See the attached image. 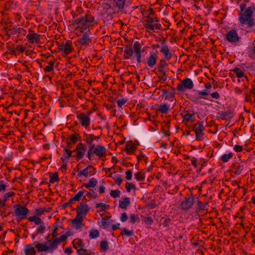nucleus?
I'll return each mask as SVG.
<instances>
[{"instance_id": "1", "label": "nucleus", "mask_w": 255, "mask_h": 255, "mask_svg": "<svg viewBox=\"0 0 255 255\" xmlns=\"http://www.w3.org/2000/svg\"><path fill=\"white\" fill-rule=\"evenodd\" d=\"M247 6V3H245L240 4V23L247 24L249 27H251L255 24V21L252 18L253 10L251 6L248 7Z\"/></svg>"}, {"instance_id": "44", "label": "nucleus", "mask_w": 255, "mask_h": 255, "mask_svg": "<svg viewBox=\"0 0 255 255\" xmlns=\"http://www.w3.org/2000/svg\"><path fill=\"white\" fill-rule=\"evenodd\" d=\"M90 239H96L100 236V233L98 230L92 229L89 235Z\"/></svg>"}, {"instance_id": "37", "label": "nucleus", "mask_w": 255, "mask_h": 255, "mask_svg": "<svg viewBox=\"0 0 255 255\" xmlns=\"http://www.w3.org/2000/svg\"><path fill=\"white\" fill-rule=\"evenodd\" d=\"M98 224L102 227L104 229H107L109 228L110 226V223L108 221V220L106 219H99L98 221Z\"/></svg>"}, {"instance_id": "10", "label": "nucleus", "mask_w": 255, "mask_h": 255, "mask_svg": "<svg viewBox=\"0 0 255 255\" xmlns=\"http://www.w3.org/2000/svg\"><path fill=\"white\" fill-rule=\"evenodd\" d=\"M90 114V112H89L87 115L84 113H80L77 115V118L81 125L85 128H88L90 126L91 122Z\"/></svg>"}, {"instance_id": "32", "label": "nucleus", "mask_w": 255, "mask_h": 255, "mask_svg": "<svg viewBox=\"0 0 255 255\" xmlns=\"http://www.w3.org/2000/svg\"><path fill=\"white\" fill-rule=\"evenodd\" d=\"M231 117V113L229 111L220 112L218 113V118L223 120H228Z\"/></svg>"}, {"instance_id": "41", "label": "nucleus", "mask_w": 255, "mask_h": 255, "mask_svg": "<svg viewBox=\"0 0 255 255\" xmlns=\"http://www.w3.org/2000/svg\"><path fill=\"white\" fill-rule=\"evenodd\" d=\"M134 234V232L132 230H128L126 228H123L121 231V235L123 236L125 235L127 237H129L132 236Z\"/></svg>"}, {"instance_id": "4", "label": "nucleus", "mask_w": 255, "mask_h": 255, "mask_svg": "<svg viewBox=\"0 0 255 255\" xmlns=\"http://www.w3.org/2000/svg\"><path fill=\"white\" fill-rule=\"evenodd\" d=\"M143 26L147 30L152 31L161 29V25L159 23V20L156 16H146V19L144 21Z\"/></svg>"}, {"instance_id": "42", "label": "nucleus", "mask_w": 255, "mask_h": 255, "mask_svg": "<svg viewBox=\"0 0 255 255\" xmlns=\"http://www.w3.org/2000/svg\"><path fill=\"white\" fill-rule=\"evenodd\" d=\"M134 178L137 181L142 182L144 180L145 175L143 172L138 171L134 174Z\"/></svg>"}, {"instance_id": "18", "label": "nucleus", "mask_w": 255, "mask_h": 255, "mask_svg": "<svg viewBox=\"0 0 255 255\" xmlns=\"http://www.w3.org/2000/svg\"><path fill=\"white\" fill-rule=\"evenodd\" d=\"M182 116L183 121L182 122L187 126L189 123H193L195 121V114L193 113H186L184 115H181Z\"/></svg>"}, {"instance_id": "28", "label": "nucleus", "mask_w": 255, "mask_h": 255, "mask_svg": "<svg viewBox=\"0 0 255 255\" xmlns=\"http://www.w3.org/2000/svg\"><path fill=\"white\" fill-rule=\"evenodd\" d=\"M130 199L128 197H124L122 200L119 201V207L123 209H127L130 205Z\"/></svg>"}, {"instance_id": "55", "label": "nucleus", "mask_w": 255, "mask_h": 255, "mask_svg": "<svg viewBox=\"0 0 255 255\" xmlns=\"http://www.w3.org/2000/svg\"><path fill=\"white\" fill-rule=\"evenodd\" d=\"M121 192L118 190H112L110 192V195L114 198H118L120 196Z\"/></svg>"}, {"instance_id": "38", "label": "nucleus", "mask_w": 255, "mask_h": 255, "mask_svg": "<svg viewBox=\"0 0 255 255\" xmlns=\"http://www.w3.org/2000/svg\"><path fill=\"white\" fill-rule=\"evenodd\" d=\"M73 247L77 250L80 248H83V241L81 239H76L73 241Z\"/></svg>"}, {"instance_id": "48", "label": "nucleus", "mask_w": 255, "mask_h": 255, "mask_svg": "<svg viewBox=\"0 0 255 255\" xmlns=\"http://www.w3.org/2000/svg\"><path fill=\"white\" fill-rule=\"evenodd\" d=\"M189 98L195 103H199L200 100V97L198 94H197V92L194 95H190Z\"/></svg>"}, {"instance_id": "13", "label": "nucleus", "mask_w": 255, "mask_h": 255, "mask_svg": "<svg viewBox=\"0 0 255 255\" xmlns=\"http://www.w3.org/2000/svg\"><path fill=\"white\" fill-rule=\"evenodd\" d=\"M132 50L133 53H134L135 56L136 58L137 62L138 63L141 62V53L144 51L141 50V45L139 41H135L133 45Z\"/></svg>"}, {"instance_id": "34", "label": "nucleus", "mask_w": 255, "mask_h": 255, "mask_svg": "<svg viewBox=\"0 0 255 255\" xmlns=\"http://www.w3.org/2000/svg\"><path fill=\"white\" fill-rule=\"evenodd\" d=\"M114 7L123 9L125 5L126 0H112Z\"/></svg>"}, {"instance_id": "50", "label": "nucleus", "mask_w": 255, "mask_h": 255, "mask_svg": "<svg viewBox=\"0 0 255 255\" xmlns=\"http://www.w3.org/2000/svg\"><path fill=\"white\" fill-rule=\"evenodd\" d=\"M245 101L248 102L251 100V95L255 94V87L253 88V91H250L249 93H245Z\"/></svg>"}, {"instance_id": "26", "label": "nucleus", "mask_w": 255, "mask_h": 255, "mask_svg": "<svg viewBox=\"0 0 255 255\" xmlns=\"http://www.w3.org/2000/svg\"><path fill=\"white\" fill-rule=\"evenodd\" d=\"M83 217L82 216L78 215L77 214L75 218L73 220L72 224L77 229H80L82 227V223L83 221Z\"/></svg>"}, {"instance_id": "40", "label": "nucleus", "mask_w": 255, "mask_h": 255, "mask_svg": "<svg viewBox=\"0 0 255 255\" xmlns=\"http://www.w3.org/2000/svg\"><path fill=\"white\" fill-rule=\"evenodd\" d=\"M28 219L29 222H33L36 225H40L41 224L43 223L42 222L41 219L37 216L29 217Z\"/></svg>"}, {"instance_id": "11", "label": "nucleus", "mask_w": 255, "mask_h": 255, "mask_svg": "<svg viewBox=\"0 0 255 255\" xmlns=\"http://www.w3.org/2000/svg\"><path fill=\"white\" fill-rule=\"evenodd\" d=\"M195 200V198L192 194L187 196L181 203V208L185 211L191 208Z\"/></svg>"}, {"instance_id": "56", "label": "nucleus", "mask_w": 255, "mask_h": 255, "mask_svg": "<svg viewBox=\"0 0 255 255\" xmlns=\"http://www.w3.org/2000/svg\"><path fill=\"white\" fill-rule=\"evenodd\" d=\"M130 223H134L136 221H138V217L137 215L133 214L129 215V220Z\"/></svg>"}, {"instance_id": "17", "label": "nucleus", "mask_w": 255, "mask_h": 255, "mask_svg": "<svg viewBox=\"0 0 255 255\" xmlns=\"http://www.w3.org/2000/svg\"><path fill=\"white\" fill-rule=\"evenodd\" d=\"M41 35L37 33H32L30 35H26V38L30 43L39 44L40 42Z\"/></svg>"}, {"instance_id": "7", "label": "nucleus", "mask_w": 255, "mask_h": 255, "mask_svg": "<svg viewBox=\"0 0 255 255\" xmlns=\"http://www.w3.org/2000/svg\"><path fill=\"white\" fill-rule=\"evenodd\" d=\"M194 87V83L192 80L189 78H185L181 83H179L177 86V90L184 92L187 90H191Z\"/></svg>"}, {"instance_id": "46", "label": "nucleus", "mask_w": 255, "mask_h": 255, "mask_svg": "<svg viewBox=\"0 0 255 255\" xmlns=\"http://www.w3.org/2000/svg\"><path fill=\"white\" fill-rule=\"evenodd\" d=\"M197 94L199 96L200 99L209 100L207 97L209 95V93L206 91H197Z\"/></svg>"}, {"instance_id": "39", "label": "nucleus", "mask_w": 255, "mask_h": 255, "mask_svg": "<svg viewBox=\"0 0 255 255\" xmlns=\"http://www.w3.org/2000/svg\"><path fill=\"white\" fill-rule=\"evenodd\" d=\"M95 136L91 134H85L84 135V140L87 144L91 145L95 139Z\"/></svg>"}, {"instance_id": "57", "label": "nucleus", "mask_w": 255, "mask_h": 255, "mask_svg": "<svg viewBox=\"0 0 255 255\" xmlns=\"http://www.w3.org/2000/svg\"><path fill=\"white\" fill-rule=\"evenodd\" d=\"M77 254L78 255H90L89 254L87 253V250L84 248H80L77 250Z\"/></svg>"}, {"instance_id": "52", "label": "nucleus", "mask_w": 255, "mask_h": 255, "mask_svg": "<svg viewBox=\"0 0 255 255\" xmlns=\"http://www.w3.org/2000/svg\"><path fill=\"white\" fill-rule=\"evenodd\" d=\"M233 156V153L232 152H230L228 154H223L221 157V159L222 161L223 162H227L230 158H231Z\"/></svg>"}, {"instance_id": "51", "label": "nucleus", "mask_w": 255, "mask_h": 255, "mask_svg": "<svg viewBox=\"0 0 255 255\" xmlns=\"http://www.w3.org/2000/svg\"><path fill=\"white\" fill-rule=\"evenodd\" d=\"M125 187L128 192H130L131 189L134 190L136 189V187L135 185L133 184L132 183L130 182H127L125 185Z\"/></svg>"}, {"instance_id": "43", "label": "nucleus", "mask_w": 255, "mask_h": 255, "mask_svg": "<svg viewBox=\"0 0 255 255\" xmlns=\"http://www.w3.org/2000/svg\"><path fill=\"white\" fill-rule=\"evenodd\" d=\"M14 194L15 193L13 192H8L4 194L3 199L1 200L3 202L2 204L3 207L5 206V202L8 200V199L13 196Z\"/></svg>"}, {"instance_id": "2", "label": "nucleus", "mask_w": 255, "mask_h": 255, "mask_svg": "<svg viewBox=\"0 0 255 255\" xmlns=\"http://www.w3.org/2000/svg\"><path fill=\"white\" fill-rule=\"evenodd\" d=\"M73 23L78 25L77 28L81 29V32H83L94 25L95 23L94 17L89 14H85L84 16L76 17L73 20Z\"/></svg>"}, {"instance_id": "6", "label": "nucleus", "mask_w": 255, "mask_h": 255, "mask_svg": "<svg viewBox=\"0 0 255 255\" xmlns=\"http://www.w3.org/2000/svg\"><path fill=\"white\" fill-rule=\"evenodd\" d=\"M13 208L16 217H17L20 220L27 218L29 210L26 207L19 204H14Z\"/></svg>"}, {"instance_id": "54", "label": "nucleus", "mask_w": 255, "mask_h": 255, "mask_svg": "<svg viewBox=\"0 0 255 255\" xmlns=\"http://www.w3.org/2000/svg\"><path fill=\"white\" fill-rule=\"evenodd\" d=\"M240 190H241V191L243 193V196H242L241 199H243V201H246L248 198V196L246 195L248 190L247 189H246L245 188H242L241 187H240Z\"/></svg>"}, {"instance_id": "59", "label": "nucleus", "mask_w": 255, "mask_h": 255, "mask_svg": "<svg viewBox=\"0 0 255 255\" xmlns=\"http://www.w3.org/2000/svg\"><path fill=\"white\" fill-rule=\"evenodd\" d=\"M59 180V178L56 174H53L50 176L49 182L51 183H54Z\"/></svg>"}, {"instance_id": "61", "label": "nucleus", "mask_w": 255, "mask_h": 255, "mask_svg": "<svg viewBox=\"0 0 255 255\" xmlns=\"http://www.w3.org/2000/svg\"><path fill=\"white\" fill-rule=\"evenodd\" d=\"M127 99H122L118 100L117 104L119 108H122L123 105H124L127 102Z\"/></svg>"}, {"instance_id": "5", "label": "nucleus", "mask_w": 255, "mask_h": 255, "mask_svg": "<svg viewBox=\"0 0 255 255\" xmlns=\"http://www.w3.org/2000/svg\"><path fill=\"white\" fill-rule=\"evenodd\" d=\"M193 130L195 132L196 135V140H202L204 139L205 129L202 122L198 121L192 126Z\"/></svg>"}, {"instance_id": "45", "label": "nucleus", "mask_w": 255, "mask_h": 255, "mask_svg": "<svg viewBox=\"0 0 255 255\" xmlns=\"http://www.w3.org/2000/svg\"><path fill=\"white\" fill-rule=\"evenodd\" d=\"M101 251L105 252L109 250L108 243L107 241H102L100 243Z\"/></svg>"}, {"instance_id": "64", "label": "nucleus", "mask_w": 255, "mask_h": 255, "mask_svg": "<svg viewBox=\"0 0 255 255\" xmlns=\"http://www.w3.org/2000/svg\"><path fill=\"white\" fill-rule=\"evenodd\" d=\"M126 178L128 180H130L132 178V171L130 170H127L126 172Z\"/></svg>"}, {"instance_id": "30", "label": "nucleus", "mask_w": 255, "mask_h": 255, "mask_svg": "<svg viewBox=\"0 0 255 255\" xmlns=\"http://www.w3.org/2000/svg\"><path fill=\"white\" fill-rule=\"evenodd\" d=\"M98 183L97 180L95 178H92L90 179L89 181L87 183H84L83 186L86 188L89 189L90 191H92L91 188H94L96 186Z\"/></svg>"}, {"instance_id": "22", "label": "nucleus", "mask_w": 255, "mask_h": 255, "mask_svg": "<svg viewBox=\"0 0 255 255\" xmlns=\"http://www.w3.org/2000/svg\"><path fill=\"white\" fill-rule=\"evenodd\" d=\"M94 170V168L92 166H89L84 169L83 170L79 171L78 173V175L80 176H84L87 177L89 175H92L93 173H92L90 170Z\"/></svg>"}, {"instance_id": "19", "label": "nucleus", "mask_w": 255, "mask_h": 255, "mask_svg": "<svg viewBox=\"0 0 255 255\" xmlns=\"http://www.w3.org/2000/svg\"><path fill=\"white\" fill-rule=\"evenodd\" d=\"M34 243L26 245L24 246V252L25 255H35L36 251L35 250Z\"/></svg>"}, {"instance_id": "49", "label": "nucleus", "mask_w": 255, "mask_h": 255, "mask_svg": "<svg viewBox=\"0 0 255 255\" xmlns=\"http://www.w3.org/2000/svg\"><path fill=\"white\" fill-rule=\"evenodd\" d=\"M96 208H101L102 211H105V210L108 209L110 208V206L108 204L103 203H97L96 205Z\"/></svg>"}, {"instance_id": "20", "label": "nucleus", "mask_w": 255, "mask_h": 255, "mask_svg": "<svg viewBox=\"0 0 255 255\" xmlns=\"http://www.w3.org/2000/svg\"><path fill=\"white\" fill-rule=\"evenodd\" d=\"M124 59H129L133 55L132 47L131 45H126L124 50Z\"/></svg>"}, {"instance_id": "58", "label": "nucleus", "mask_w": 255, "mask_h": 255, "mask_svg": "<svg viewBox=\"0 0 255 255\" xmlns=\"http://www.w3.org/2000/svg\"><path fill=\"white\" fill-rule=\"evenodd\" d=\"M114 179L115 181V183L120 185L123 181V179L121 175H117L114 177Z\"/></svg>"}, {"instance_id": "47", "label": "nucleus", "mask_w": 255, "mask_h": 255, "mask_svg": "<svg viewBox=\"0 0 255 255\" xmlns=\"http://www.w3.org/2000/svg\"><path fill=\"white\" fill-rule=\"evenodd\" d=\"M85 190H81L79 191L73 197V199L74 201H79L81 200V198L83 195L85 194Z\"/></svg>"}, {"instance_id": "63", "label": "nucleus", "mask_w": 255, "mask_h": 255, "mask_svg": "<svg viewBox=\"0 0 255 255\" xmlns=\"http://www.w3.org/2000/svg\"><path fill=\"white\" fill-rule=\"evenodd\" d=\"M128 216L126 212L123 213L121 214L120 220L122 222H125L127 221Z\"/></svg>"}, {"instance_id": "3", "label": "nucleus", "mask_w": 255, "mask_h": 255, "mask_svg": "<svg viewBox=\"0 0 255 255\" xmlns=\"http://www.w3.org/2000/svg\"><path fill=\"white\" fill-rule=\"evenodd\" d=\"M106 148L101 145H97L95 146V144H91L89 146L87 157L90 160H92L93 154L100 157H104L106 156Z\"/></svg>"}, {"instance_id": "9", "label": "nucleus", "mask_w": 255, "mask_h": 255, "mask_svg": "<svg viewBox=\"0 0 255 255\" xmlns=\"http://www.w3.org/2000/svg\"><path fill=\"white\" fill-rule=\"evenodd\" d=\"M157 58L158 51H152L149 52V55L146 57L145 60L143 61V62L148 67L152 68L155 65Z\"/></svg>"}, {"instance_id": "16", "label": "nucleus", "mask_w": 255, "mask_h": 255, "mask_svg": "<svg viewBox=\"0 0 255 255\" xmlns=\"http://www.w3.org/2000/svg\"><path fill=\"white\" fill-rule=\"evenodd\" d=\"M160 52L163 54L164 58L166 60H169L172 58V54L169 51L168 46L163 44L160 46Z\"/></svg>"}, {"instance_id": "25", "label": "nucleus", "mask_w": 255, "mask_h": 255, "mask_svg": "<svg viewBox=\"0 0 255 255\" xmlns=\"http://www.w3.org/2000/svg\"><path fill=\"white\" fill-rule=\"evenodd\" d=\"M69 149L68 147H64L63 149L64 153L61 157V159L64 162H68L69 159L72 156L73 151Z\"/></svg>"}, {"instance_id": "60", "label": "nucleus", "mask_w": 255, "mask_h": 255, "mask_svg": "<svg viewBox=\"0 0 255 255\" xmlns=\"http://www.w3.org/2000/svg\"><path fill=\"white\" fill-rule=\"evenodd\" d=\"M166 71H158V72L161 75V76L159 77L161 80H162L163 81L166 80V79H167Z\"/></svg>"}, {"instance_id": "29", "label": "nucleus", "mask_w": 255, "mask_h": 255, "mask_svg": "<svg viewBox=\"0 0 255 255\" xmlns=\"http://www.w3.org/2000/svg\"><path fill=\"white\" fill-rule=\"evenodd\" d=\"M166 60L165 59H161L160 60L158 65V71H167L168 70Z\"/></svg>"}, {"instance_id": "21", "label": "nucleus", "mask_w": 255, "mask_h": 255, "mask_svg": "<svg viewBox=\"0 0 255 255\" xmlns=\"http://www.w3.org/2000/svg\"><path fill=\"white\" fill-rule=\"evenodd\" d=\"M35 247L38 252H48V246L46 244L40 243L38 242L35 241L34 242Z\"/></svg>"}, {"instance_id": "35", "label": "nucleus", "mask_w": 255, "mask_h": 255, "mask_svg": "<svg viewBox=\"0 0 255 255\" xmlns=\"http://www.w3.org/2000/svg\"><path fill=\"white\" fill-rule=\"evenodd\" d=\"M170 109V108L169 105L167 104H163L159 105L157 110L162 114H167Z\"/></svg>"}, {"instance_id": "14", "label": "nucleus", "mask_w": 255, "mask_h": 255, "mask_svg": "<svg viewBox=\"0 0 255 255\" xmlns=\"http://www.w3.org/2000/svg\"><path fill=\"white\" fill-rule=\"evenodd\" d=\"M58 49L65 56L69 54L73 50L72 41L70 40L67 41L64 44H62L59 45Z\"/></svg>"}, {"instance_id": "23", "label": "nucleus", "mask_w": 255, "mask_h": 255, "mask_svg": "<svg viewBox=\"0 0 255 255\" xmlns=\"http://www.w3.org/2000/svg\"><path fill=\"white\" fill-rule=\"evenodd\" d=\"M230 76L234 82L237 81L239 82V69L236 67L232 70H231L230 72Z\"/></svg>"}, {"instance_id": "36", "label": "nucleus", "mask_w": 255, "mask_h": 255, "mask_svg": "<svg viewBox=\"0 0 255 255\" xmlns=\"http://www.w3.org/2000/svg\"><path fill=\"white\" fill-rule=\"evenodd\" d=\"M136 149V147L132 143H127L126 145V150L128 154L133 153Z\"/></svg>"}, {"instance_id": "53", "label": "nucleus", "mask_w": 255, "mask_h": 255, "mask_svg": "<svg viewBox=\"0 0 255 255\" xmlns=\"http://www.w3.org/2000/svg\"><path fill=\"white\" fill-rule=\"evenodd\" d=\"M46 230V226L43 223L37 228L36 231L38 234H42Z\"/></svg>"}, {"instance_id": "15", "label": "nucleus", "mask_w": 255, "mask_h": 255, "mask_svg": "<svg viewBox=\"0 0 255 255\" xmlns=\"http://www.w3.org/2000/svg\"><path fill=\"white\" fill-rule=\"evenodd\" d=\"M83 46H88L92 42V40L88 32L84 33L81 37L79 38L77 41Z\"/></svg>"}, {"instance_id": "8", "label": "nucleus", "mask_w": 255, "mask_h": 255, "mask_svg": "<svg viewBox=\"0 0 255 255\" xmlns=\"http://www.w3.org/2000/svg\"><path fill=\"white\" fill-rule=\"evenodd\" d=\"M86 150V145L81 142L79 143L76 148L72 151L73 152H76V154L73 155L72 156L75 158L77 160H79L84 157Z\"/></svg>"}, {"instance_id": "24", "label": "nucleus", "mask_w": 255, "mask_h": 255, "mask_svg": "<svg viewBox=\"0 0 255 255\" xmlns=\"http://www.w3.org/2000/svg\"><path fill=\"white\" fill-rule=\"evenodd\" d=\"M88 211V207L86 204L81 205L76 209L77 214L83 217L87 214Z\"/></svg>"}, {"instance_id": "12", "label": "nucleus", "mask_w": 255, "mask_h": 255, "mask_svg": "<svg viewBox=\"0 0 255 255\" xmlns=\"http://www.w3.org/2000/svg\"><path fill=\"white\" fill-rule=\"evenodd\" d=\"M226 40L230 43L237 45L239 40V36L237 31L231 29L228 31L226 34Z\"/></svg>"}, {"instance_id": "62", "label": "nucleus", "mask_w": 255, "mask_h": 255, "mask_svg": "<svg viewBox=\"0 0 255 255\" xmlns=\"http://www.w3.org/2000/svg\"><path fill=\"white\" fill-rule=\"evenodd\" d=\"M45 211L44 208H40L35 210V213L37 216H40L44 213Z\"/></svg>"}, {"instance_id": "33", "label": "nucleus", "mask_w": 255, "mask_h": 255, "mask_svg": "<svg viewBox=\"0 0 255 255\" xmlns=\"http://www.w3.org/2000/svg\"><path fill=\"white\" fill-rule=\"evenodd\" d=\"M59 244V242H58L56 239H54L50 244L48 246V253H52L57 249L58 246Z\"/></svg>"}, {"instance_id": "27", "label": "nucleus", "mask_w": 255, "mask_h": 255, "mask_svg": "<svg viewBox=\"0 0 255 255\" xmlns=\"http://www.w3.org/2000/svg\"><path fill=\"white\" fill-rule=\"evenodd\" d=\"M243 83V89H247L249 85V80L243 71H240V83Z\"/></svg>"}, {"instance_id": "31", "label": "nucleus", "mask_w": 255, "mask_h": 255, "mask_svg": "<svg viewBox=\"0 0 255 255\" xmlns=\"http://www.w3.org/2000/svg\"><path fill=\"white\" fill-rule=\"evenodd\" d=\"M77 142V135L72 134L67 140V147L71 148V145L75 144Z\"/></svg>"}]
</instances>
